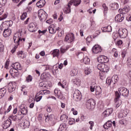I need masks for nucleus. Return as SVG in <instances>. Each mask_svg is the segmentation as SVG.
<instances>
[{
  "label": "nucleus",
  "instance_id": "obj_27",
  "mask_svg": "<svg viewBox=\"0 0 131 131\" xmlns=\"http://www.w3.org/2000/svg\"><path fill=\"white\" fill-rule=\"evenodd\" d=\"M20 110H21V113L23 114V115H26L27 114V108L24 106V105H21L20 106Z\"/></svg>",
  "mask_w": 131,
  "mask_h": 131
},
{
  "label": "nucleus",
  "instance_id": "obj_54",
  "mask_svg": "<svg viewBox=\"0 0 131 131\" xmlns=\"http://www.w3.org/2000/svg\"><path fill=\"white\" fill-rule=\"evenodd\" d=\"M92 37L91 36H89L86 38V41L87 43L89 45L91 41H92Z\"/></svg>",
  "mask_w": 131,
  "mask_h": 131
},
{
  "label": "nucleus",
  "instance_id": "obj_48",
  "mask_svg": "<svg viewBox=\"0 0 131 131\" xmlns=\"http://www.w3.org/2000/svg\"><path fill=\"white\" fill-rule=\"evenodd\" d=\"M126 115H127V113L126 112L124 111L123 113L119 114V116L121 118L126 117Z\"/></svg>",
  "mask_w": 131,
  "mask_h": 131
},
{
  "label": "nucleus",
  "instance_id": "obj_9",
  "mask_svg": "<svg viewBox=\"0 0 131 131\" xmlns=\"http://www.w3.org/2000/svg\"><path fill=\"white\" fill-rule=\"evenodd\" d=\"M74 40V34L72 33H70L68 34L65 37V41L70 43Z\"/></svg>",
  "mask_w": 131,
  "mask_h": 131
},
{
  "label": "nucleus",
  "instance_id": "obj_3",
  "mask_svg": "<svg viewBox=\"0 0 131 131\" xmlns=\"http://www.w3.org/2000/svg\"><path fill=\"white\" fill-rule=\"evenodd\" d=\"M119 98H120V95H119V93H118V91H116L115 92V102L116 104V108H118L120 105H121L122 101L121 100L119 99Z\"/></svg>",
  "mask_w": 131,
  "mask_h": 131
},
{
  "label": "nucleus",
  "instance_id": "obj_19",
  "mask_svg": "<svg viewBox=\"0 0 131 131\" xmlns=\"http://www.w3.org/2000/svg\"><path fill=\"white\" fill-rule=\"evenodd\" d=\"M4 128L7 129L8 127H10L11 124H12V120L11 119L8 118L6 121L4 122Z\"/></svg>",
  "mask_w": 131,
  "mask_h": 131
},
{
  "label": "nucleus",
  "instance_id": "obj_8",
  "mask_svg": "<svg viewBox=\"0 0 131 131\" xmlns=\"http://www.w3.org/2000/svg\"><path fill=\"white\" fill-rule=\"evenodd\" d=\"M119 35L121 38H126L127 36L128 31L126 29H119L118 31Z\"/></svg>",
  "mask_w": 131,
  "mask_h": 131
},
{
  "label": "nucleus",
  "instance_id": "obj_46",
  "mask_svg": "<svg viewBox=\"0 0 131 131\" xmlns=\"http://www.w3.org/2000/svg\"><path fill=\"white\" fill-rule=\"evenodd\" d=\"M75 123V119L74 118H70L69 119V124L72 125Z\"/></svg>",
  "mask_w": 131,
  "mask_h": 131
},
{
  "label": "nucleus",
  "instance_id": "obj_10",
  "mask_svg": "<svg viewBox=\"0 0 131 131\" xmlns=\"http://www.w3.org/2000/svg\"><path fill=\"white\" fill-rule=\"evenodd\" d=\"M102 51V48L98 45H95L92 48V51L94 54H100Z\"/></svg>",
  "mask_w": 131,
  "mask_h": 131
},
{
  "label": "nucleus",
  "instance_id": "obj_37",
  "mask_svg": "<svg viewBox=\"0 0 131 131\" xmlns=\"http://www.w3.org/2000/svg\"><path fill=\"white\" fill-rule=\"evenodd\" d=\"M83 61L86 65H89L90 64V62L91 61V59L88 56H85L83 59Z\"/></svg>",
  "mask_w": 131,
  "mask_h": 131
},
{
  "label": "nucleus",
  "instance_id": "obj_31",
  "mask_svg": "<svg viewBox=\"0 0 131 131\" xmlns=\"http://www.w3.org/2000/svg\"><path fill=\"white\" fill-rule=\"evenodd\" d=\"M112 80L113 81L112 85H114L116 82L118 81V80H119L118 76H117V75H114L112 78Z\"/></svg>",
  "mask_w": 131,
  "mask_h": 131
},
{
  "label": "nucleus",
  "instance_id": "obj_24",
  "mask_svg": "<svg viewBox=\"0 0 131 131\" xmlns=\"http://www.w3.org/2000/svg\"><path fill=\"white\" fill-rule=\"evenodd\" d=\"M36 6L38 8H42L46 5V1L45 0H40L36 3Z\"/></svg>",
  "mask_w": 131,
  "mask_h": 131
},
{
  "label": "nucleus",
  "instance_id": "obj_15",
  "mask_svg": "<svg viewBox=\"0 0 131 131\" xmlns=\"http://www.w3.org/2000/svg\"><path fill=\"white\" fill-rule=\"evenodd\" d=\"M113 113V108H110L104 111L102 114L104 117H107L108 116H110V115H111L112 113Z\"/></svg>",
  "mask_w": 131,
  "mask_h": 131
},
{
  "label": "nucleus",
  "instance_id": "obj_57",
  "mask_svg": "<svg viewBox=\"0 0 131 131\" xmlns=\"http://www.w3.org/2000/svg\"><path fill=\"white\" fill-rule=\"evenodd\" d=\"M96 85H92L91 86H90V91L92 92H95V91H96Z\"/></svg>",
  "mask_w": 131,
  "mask_h": 131
},
{
  "label": "nucleus",
  "instance_id": "obj_2",
  "mask_svg": "<svg viewBox=\"0 0 131 131\" xmlns=\"http://www.w3.org/2000/svg\"><path fill=\"white\" fill-rule=\"evenodd\" d=\"M85 103L88 109H94L96 105V101L93 99H89L86 100Z\"/></svg>",
  "mask_w": 131,
  "mask_h": 131
},
{
  "label": "nucleus",
  "instance_id": "obj_30",
  "mask_svg": "<svg viewBox=\"0 0 131 131\" xmlns=\"http://www.w3.org/2000/svg\"><path fill=\"white\" fill-rule=\"evenodd\" d=\"M15 86L12 83L8 84V92L9 93H13L15 91Z\"/></svg>",
  "mask_w": 131,
  "mask_h": 131
},
{
  "label": "nucleus",
  "instance_id": "obj_50",
  "mask_svg": "<svg viewBox=\"0 0 131 131\" xmlns=\"http://www.w3.org/2000/svg\"><path fill=\"white\" fill-rule=\"evenodd\" d=\"M26 17H27V13L24 12L21 16H20V19L21 20H25L26 18Z\"/></svg>",
  "mask_w": 131,
  "mask_h": 131
},
{
  "label": "nucleus",
  "instance_id": "obj_40",
  "mask_svg": "<svg viewBox=\"0 0 131 131\" xmlns=\"http://www.w3.org/2000/svg\"><path fill=\"white\" fill-rule=\"evenodd\" d=\"M61 120H63V122H67L68 121V116L66 115H62L60 117Z\"/></svg>",
  "mask_w": 131,
  "mask_h": 131
},
{
  "label": "nucleus",
  "instance_id": "obj_26",
  "mask_svg": "<svg viewBox=\"0 0 131 131\" xmlns=\"http://www.w3.org/2000/svg\"><path fill=\"white\" fill-rule=\"evenodd\" d=\"M112 126V122L110 120L107 121L104 125L103 127L105 129H108Z\"/></svg>",
  "mask_w": 131,
  "mask_h": 131
},
{
  "label": "nucleus",
  "instance_id": "obj_17",
  "mask_svg": "<svg viewBox=\"0 0 131 131\" xmlns=\"http://www.w3.org/2000/svg\"><path fill=\"white\" fill-rule=\"evenodd\" d=\"M81 3V0H71L69 4L71 6H74L75 7H77L80 5V3Z\"/></svg>",
  "mask_w": 131,
  "mask_h": 131
},
{
  "label": "nucleus",
  "instance_id": "obj_33",
  "mask_svg": "<svg viewBox=\"0 0 131 131\" xmlns=\"http://www.w3.org/2000/svg\"><path fill=\"white\" fill-rule=\"evenodd\" d=\"M95 92L96 96H99L102 94V89L99 86H96L95 89Z\"/></svg>",
  "mask_w": 131,
  "mask_h": 131
},
{
  "label": "nucleus",
  "instance_id": "obj_51",
  "mask_svg": "<svg viewBox=\"0 0 131 131\" xmlns=\"http://www.w3.org/2000/svg\"><path fill=\"white\" fill-rule=\"evenodd\" d=\"M6 109H7V110L6 111H5V110H4V112H5V114H6V113H9V112H10V111H11V110L12 109V105H9V106H8V107H7L6 108Z\"/></svg>",
  "mask_w": 131,
  "mask_h": 131
},
{
  "label": "nucleus",
  "instance_id": "obj_41",
  "mask_svg": "<svg viewBox=\"0 0 131 131\" xmlns=\"http://www.w3.org/2000/svg\"><path fill=\"white\" fill-rule=\"evenodd\" d=\"M84 73L86 75H89L92 73V70L89 68H85L84 69Z\"/></svg>",
  "mask_w": 131,
  "mask_h": 131
},
{
  "label": "nucleus",
  "instance_id": "obj_36",
  "mask_svg": "<svg viewBox=\"0 0 131 131\" xmlns=\"http://www.w3.org/2000/svg\"><path fill=\"white\" fill-rule=\"evenodd\" d=\"M110 6L111 7V8L114 9V10H117L119 7L118 4H117V3H112L110 5Z\"/></svg>",
  "mask_w": 131,
  "mask_h": 131
},
{
  "label": "nucleus",
  "instance_id": "obj_5",
  "mask_svg": "<svg viewBox=\"0 0 131 131\" xmlns=\"http://www.w3.org/2000/svg\"><path fill=\"white\" fill-rule=\"evenodd\" d=\"M97 69L100 70V71H102V72H108L109 71V68L108 66H106L105 63H99L97 65Z\"/></svg>",
  "mask_w": 131,
  "mask_h": 131
},
{
  "label": "nucleus",
  "instance_id": "obj_11",
  "mask_svg": "<svg viewBox=\"0 0 131 131\" xmlns=\"http://www.w3.org/2000/svg\"><path fill=\"white\" fill-rule=\"evenodd\" d=\"M98 61L99 63L104 64V63H108L109 62V58L106 56L101 55L98 58Z\"/></svg>",
  "mask_w": 131,
  "mask_h": 131
},
{
  "label": "nucleus",
  "instance_id": "obj_49",
  "mask_svg": "<svg viewBox=\"0 0 131 131\" xmlns=\"http://www.w3.org/2000/svg\"><path fill=\"white\" fill-rule=\"evenodd\" d=\"M106 82L108 85H112V83L113 81H112V79L107 78Z\"/></svg>",
  "mask_w": 131,
  "mask_h": 131
},
{
  "label": "nucleus",
  "instance_id": "obj_16",
  "mask_svg": "<svg viewBox=\"0 0 131 131\" xmlns=\"http://www.w3.org/2000/svg\"><path fill=\"white\" fill-rule=\"evenodd\" d=\"M28 30L31 32H35L37 30V28L33 23H31L29 25Z\"/></svg>",
  "mask_w": 131,
  "mask_h": 131
},
{
  "label": "nucleus",
  "instance_id": "obj_55",
  "mask_svg": "<svg viewBox=\"0 0 131 131\" xmlns=\"http://www.w3.org/2000/svg\"><path fill=\"white\" fill-rule=\"evenodd\" d=\"M10 119H11V120H13V121H16V120H17V116H11L10 117H9Z\"/></svg>",
  "mask_w": 131,
  "mask_h": 131
},
{
  "label": "nucleus",
  "instance_id": "obj_13",
  "mask_svg": "<svg viewBox=\"0 0 131 131\" xmlns=\"http://www.w3.org/2000/svg\"><path fill=\"white\" fill-rule=\"evenodd\" d=\"M54 92L55 96L57 97L58 99H60V100L63 99V97L62 92H61L59 89H55Z\"/></svg>",
  "mask_w": 131,
  "mask_h": 131
},
{
  "label": "nucleus",
  "instance_id": "obj_42",
  "mask_svg": "<svg viewBox=\"0 0 131 131\" xmlns=\"http://www.w3.org/2000/svg\"><path fill=\"white\" fill-rule=\"evenodd\" d=\"M25 89H26L25 86H21V91L24 96H26V95H27V90H25Z\"/></svg>",
  "mask_w": 131,
  "mask_h": 131
},
{
  "label": "nucleus",
  "instance_id": "obj_1",
  "mask_svg": "<svg viewBox=\"0 0 131 131\" xmlns=\"http://www.w3.org/2000/svg\"><path fill=\"white\" fill-rule=\"evenodd\" d=\"M14 42L16 43L17 46H19L20 41H25V38H22V34L20 32L15 33L13 37Z\"/></svg>",
  "mask_w": 131,
  "mask_h": 131
},
{
  "label": "nucleus",
  "instance_id": "obj_14",
  "mask_svg": "<svg viewBox=\"0 0 131 131\" xmlns=\"http://www.w3.org/2000/svg\"><path fill=\"white\" fill-rule=\"evenodd\" d=\"M115 20L116 22H122L124 20V15L123 13H120L117 15Z\"/></svg>",
  "mask_w": 131,
  "mask_h": 131
},
{
  "label": "nucleus",
  "instance_id": "obj_44",
  "mask_svg": "<svg viewBox=\"0 0 131 131\" xmlns=\"http://www.w3.org/2000/svg\"><path fill=\"white\" fill-rule=\"evenodd\" d=\"M29 125H30V123H29V121L25 120L23 123V126L26 128L29 127Z\"/></svg>",
  "mask_w": 131,
  "mask_h": 131
},
{
  "label": "nucleus",
  "instance_id": "obj_28",
  "mask_svg": "<svg viewBox=\"0 0 131 131\" xmlns=\"http://www.w3.org/2000/svg\"><path fill=\"white\" fill-rule=\"evenodd\" d=\"M72 82L73 84H75V85H77V86H79V85H80L81 81L80 80V79L78 78H75L72 80Z\"/></svg>",
  "mask_w": 131,
  "mask_h": 131
},
{
  "label": "nucleus",
  "instance_id": "obj_23",
  "mask_svg": "<svg viewBox=\"0 0 131 131\" xmlns=\"http://www.w3.org/2000/svg\"><path fill=\"white\" fill-rule=\"evenodd\" d=\"M58 85L61 86L62 89H67V88H68V83H67L66 81L63 80L62 83H61V82H59L58 83Z\"/></svg>",
  "mask_w": 131,
  "mask_h": 131
},
{
  "label": "nucleus",
  "instance_id": "obj_56",
  "mask_svg": "<svg viewBox=\"0 0 131 131\" xmlns=\"http://www.w3.org/2000/svg\"><path fill=\"white\" fill-rule=\"evenodd\" d=\"M102 8L103 9V11L104 12H107V11H108V7H107V6H106L105 4H103L102 5Z\"/></svg>",
  "mask_w": 131,
  "mask_h": 131
},
{
  "label": "nucleus",
  "instance_id": "obj_29",
  "mask_svg": "<svg viewBox=\"0 0 131 131\" xmlns=\"http://www.w3.org/2000/svg\"><path fill=\"white\" fill-rule=\"evenodd\" d=\"M6 93H7V90H6V88H3L0 89V99H2V98L4 97L5 95H6Z\"/></svg>",
  "mask_w": 131,
  "mask_h": 131
},
{
  "label": "nucleus",
  "instance_id": "obj_60",
  "mask_svg": "<svg viewBox=\"0 0 131 131\" xmlns=\"http://www.w3.org/2000/svg\"><path fill=\"white\" fill-rule=\"evenodd\" d=\"M17 48H18V46L16 44V46H15L11 50V53L14 54L15 52H16V50H17Z\"/></svg>",
  "mask_w": 131,
  "mask_h": 131
},
{
  "label": "nucleus",
  "instance_id": "obj_53",
  "mask_svg": "<svg viewBox=\"0 0 131 131\" xmlns=\"http://www.w3.org/2000/svg\"><path fill=\"white\" fill-rule=\"evenodd\" d=\"M99 34H101V30H98L95 32L94 34V36H95V37H97V36L99 35Z\"/></svg>",
  "mask_w": 131,
  "mask_h": 131
},
{
  "label": "nucleus",
  "instance_id": "obj_61",
  "mask_svg": "<svg viewBox=\"0 0 131 131\" xmlns=\"http://www.w3.org/2000/svg\"><path fill=\"white\" fill-rule=\"evenodd\" d=\"M4 49V45L0 42V52H3Z\"/></svg>",
  "mask_w": 131,
  "mask_h": 131
},
{
  "label": "nucleus",
  "instance_id": "obj_52",
  "mask_svg": "<svg viewBox=\"0 0 131 131\" xmlns=\"http://www.w3.org/2000/svg\"><path fill=\"white\" fill-rule=\"evenodd\" d=\"M89 124H90V129L93 130V127L95 125V123L93 121H89Z\"/></svg>",
  "mask_w": 131,
  "mask_h": 131
},
{
  "label": "nucleus",
  "instance_id": "obj_34",
  "mask_svg": "<svg viewBox=\"0 0 131 131\" xmlns=\"http://www.w3.org/2000/svg\"><path fill=\"white\" fill-rule=\"evenodd\" d=\"M78 73V70H77V69L74 68L71 71V76H75L76 75H77Z\"/></svg>",
  "mask_w": 131,
  "mask_h": 131
},
{
  "label": "nucleus",
  "instance_id": "obj_47",
  "mask_svg": "<svg viewBox=\"0 0 131 131\" xmlns=\"http://www.w3.org/2000/svg\"><path fill=\"white\" fill-rule=\"evenodd\" d=\"M6 109H7V104H5V105L4 106L3 108H1V109L0 110V114H5L4 111H5H5H6Z\"/></svg>",
  "mask_w": 131,
  "mask_h": 131
},
{
  "label": "nucleus",
  "instance_id": "obj_32",
  "mask_svg": "<svg viewBox=\"0 0 131 131\" xmlns=\"http://www.w3.org/2000/svg\"><path fill=\"white\" fill-rule=\"evenodd\" d=\"M50 94H51V92L49 90H41L39 93H37V95H50Z\"/></svg>",
  "mask_w": 131,
  "mask_h": 131
},
{
  "label": "nucleus",
  "instance_id": "obj_12",
  "mask_svg": "<svg viewBox=\"0 0 131 131\" xmlns=\"http://www.w3.org/2000/svg\"><path fill=\"white\" fill-rule=\"evenodd\" d=\"M38 17L40 19L43 20L47 18V13L43 10H40L38 12Z\"/></svg>",
  "mask_w": 131,
  "mask_h": 131
},
{
  "label": "nucleus",
  "instance_id": "obj_62",
  "mask_svg": "<svg viewBox=\"0 0 131 131\" xmlns=\"http://www.w3.org/2000/svg\"><path fill=\"white\" fill-rule=\"evenodd\" d=\"M8 17V15L7 14H4L2 17H0V21H2V20H4V19H6Z\"/></svg>",
  "mask_w": 131,
  "mask_h": 131
},
{
  "label": "nucleus",
  "instance_id": "obj_4",
  "mask_svg": "<svg viewBox=\"0 0 131 131\" xmlns=\"http://www.w3.org/2000/svg\"><path fill=\"white\" fill-rule=\"evenodd\" d=\"M97 69L100 70V71H102V72H108L109 71V68L108 66H106L105 63H99L97 65Z\"/></svg>",
  "mask_w": 131,
  "mask_h": 131
},
{
  "label": "nucleus",
  "instance_id": "obj_20",
  "mask_svg": "<svg viewBox=\"0 0 131 131\" xmlns=\"http://www.w3.org/2000/svg\"><path fill=\"white\" fill-rule=\"evenodd\" d=\"M70 4L67 5L63 9V12L66 14H69L71 13V6H70Z\"/></svg>",
  "mask_w": 131,
  "mask_h": 131
},
{
  "label": "nucleus",
  "instance_id": "obj_35",
  "mask_svg": "<svg viewBox=\"0 0 131 131\" xmlns=\"http://www.w3.org/2000/svg\"><path fill=\"white\" fill-rule=\"evenodd\" d=\"M53 57H59L60 55V50L59 49H55L53 52Z\"/></svg>",
  "mask_w": 131,
  "mask_h": 131
},
{
  "label": "nucleus",
  "instance_id": "obj_63",
  "mask_svg": "<svg viewBox=\"0 0 131 131\" xmlns=\"http://www.w3.org/2000/svg\"><path fill=\"white\" fill-rule=\"evenodd\" d=\"M11 76H12V77H14V78L15 77H18V76H19V73H18V71L17 73H14L13 75H11Z\"/></svg>",
  "mask_w": 131,
  "mask_h": 131
},
{
  "label": "nucleus",
  "instance_id": "obj_7",
  "mask_svg": "<svg viewBox=\"0 0 131 131\" xmlns=\"http://www.w3.org/2000/svg\"><path fill=\"white\" fill-rule=\"evenodd\" d=\"M73 99L75 101L78 102L81 100V93L78 90H76L73 94Z\"/></svg>",
  "mask_w": 131,
  "mask_h": 131
},
{
  "label": "nucleus",
  "instance_id": "obj_64",
  "mask_svg": "<svg viewBox=\"0 0 131 131\" xmlns=\"http://www.w3.org/2000/svg\"><path fill=\"white\" fill-rule=\"evenodd\" d=\"M122 40H118L117 42V43H116V45L117 46H121V45H122Z\"/></svg>",
  "mask_w": 131,
  "mask_h": 131
},
{
  "label": "nucleus",
  "instance_id": "obj_25",
  "mask_svg": "<svg viewBox=\"0 0 131 131\" xmlns=\"http://www.w3.org/2000/svg\"><path fill=\"white\" fill-rule=\"evenodd\" d=\"M67 125L65 123H62L59 125L58 131H66Z\"/></svg>",
  "mask_w": 131,
  "mask_h": 131
},
{
  "label": "nucleus",
  "instance_id": "obj_18",
  "mask_svg": "<svg viewBox=\"0 0 131 131\" xmlns=\"http://www.w3.org/2000/svg\"><path fill=\"white\" fill-rule=\"evenodd\" d=\"M48 30L49 31V33H51V34H54L56 33V27H55V25H51L48 27Z\"/></svg>",
  "mask_w": 131,
  "mask_h": 131
},
{
  "label": "nucleus",
  "instance_id": "obj_6",
  "mask_svg": "<svg viewBox=\"0 0 131 131\" xmlns=\"http://www.w3.org/2000/svg\"><path fill=\"white\" fill-rule=\"evenodd\" d=\"M118 92L120 96H123V97H127V96H128V90L125 88L120 87L118 89Z\"/></svg>",
  "mask_w": 131,
  "mask_h": 131
},
{
  "label": "nucleus",
  "instance_id": "obj_45",
  "mask_svg": "<svg viewBox=\"0 0 131 131\" xmlns=\"http://www.w3.org/2000/svg\"><path fill=\"white\" fill-rule=\"evenodd\" d=\"M129 11H130V7L128 6L124 7L122 9V12H126V13H128Z\"/></svg>",
  "mask_w": 131,
  "mask_h": 131
},
{
  "label": "nucleus",
  "instance_id": "obj_22",
  "mask_svg": "<svg viewBox=\"0 0 131 131\" xmlns=\"http://www.w3.org/2000/svg\"><path fill=\"white\" fill-rule=\"evenodd\" d=\"M12 68L17 70H21L22 67H21V64L19 62H15L12 65Z\"/></svg>",
  "mask_w": 131,
  "mask_h": 131
},
{
  "label": "nucleus",
  "instance_id": "obj_38",
  "mask_svg": "<svg viewBox=\"0 0 131 131\" xmlns=\"http://www.w3.org/2000/svg\"><path fill=\"white\" fill-rule=\"evenodd\" d=\"M17 55L18 58H21V59H24V58L26 57L25 54L23 53V51H18L17 53Z\"/></svg>",
  "mask_w": 131,
  "mask_h": 131
},
{
  "label": "nucleus",
  "instance_id": "obj_21",
  "mask_svg": "<svg viewBox=\"0 0 131 131\" xmlns=\"http://www.w3.org/2000/svg\"><path fill=\"white\" fill-rule=\"evenodd\" d=\"M12 33V31L10 29H5L3 32V36L4 37H9Z\"/></svg>",
  "mask_w": 131,
  "mask_h": 131
},
{
  "label": "nucleus",
  "instance_id": "obj_39",
  "mask_svg": "<svg viewBox=\"0 0 131 131\" xmlns=\"http://www.w3.org/2000/svg\"><path fill=\"white\" fill-rule=\"evenodd\" d=\"M104 29L105 31H103V32H111L112 31V27L111 26L105 27Z\"/></svg>",
  "mask_w": 131,
  "mask_h": 131
},
{
  "label": "nucleus",
  "instance_id": "obj_43",
  "mask_svg": "<svg viewBox=\"0 0 131 131\" xmlns=\"http://www.w3.org/2000/svg\"><path fill=\"white\" fill-rule=\"evenodd\" d=\"M9 72H10L11 75H13V74L17 73V72H18V70H17L15 69V68H13L10 69Z\"/></svg>",
  "mask_w": 131,
  "mask_h": 131
},
{
  "label": "nucleus",
  "instance_id": "obj_58",
  "mask_svg": "<svg viewBox=\"0 0 131 131\" xmlns=\"http://www.w3.org/2000/svg\"><path fill=\"white\" fill-rule=\"evenodd\" d=\"M127 64L129 67H131V57H128L127 58Z\"/></svg>",
  "mask_w": 131,
  "mask_h": 131
},
{
  "label": "nucleus",
  "instance_id": "obj_59",
  "mask_svg": "<svg viewBox=\"0 0 131 131\" xmlns=\"http://www.w3.org/2000/svg\"><path fill=\"white\" fill-rule=\"evenodd\" d=\"M32 81V76H31V75H29L27 77V81H28V82H29V81Z\"/></svg>",
  "mask_w": 131,
  "mask_h": 131
}]
</instances>
